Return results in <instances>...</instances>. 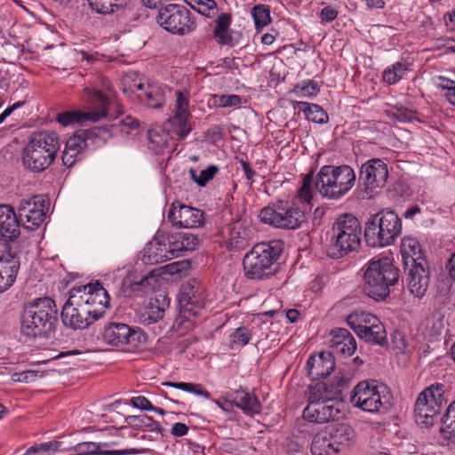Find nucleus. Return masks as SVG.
<instances>
[{"label": "nucleus", "instance_id": "obj_13", "mask_svg": "<svg viewBox=\"0 0 455 455\" xmlns=\"http://www.w3.org/2000/svg\"><path fill=\"white\" fill-rule=\"evenodd\" d=\"M102 340L110 346L138 348L145 343L146 337L139 329H133L124 323L112 322L107 323L101 331Z\"/></svg>", "mask_w": 455, "mask_h": 455}, {"label": "nucleus", "instance_id": "obj_53", "mask_svg": "<svg viewBox=\"0 0 455 455\" xmlns=\"http://www.w3.org/2000/svg\"><path fill=\"white\" fill-rule=\"evenodd\" d=\"M123 92L124 93H136V96L138 97V94L142 93L144 89L147 87V84H145L141 79H132V76H126L123 78Z\"/></svg>", "mask_w": 455, "mask_h": 455}, {"label": "nucleus", "instance_id": "obj_5", "mask_svg": "<svg viewBox=\"0 0 455 455\" xmlns=\"http://www.w3.org/2000/svg\"><path fill=\"white\" fill-rule=\"evenodd\" d=\"M282 252L278 241H270L255 244L243 259L245 277L251 280H263L274 275Z\"/></svg>", "mask_w": 455, "mask_h": 455}, {"label": "nucleus", "instance_id": "obj_24", "mask_svg": "<svg viewBox=\"0 0 455 455\" xmlns=\"http://www.w3.org/2000/svg\"><path fill=\"white\" fill-rule=\"evenodd\" d=\"M188 97L182 92H176V102L174 107V115L169 119L172 127V132L184 139L190 132L188 125Z\"/></svg>", "mask_w": 455, "mask_h": 455}, {"label": "nucleus", "instance_id": "obj_60", "mask_svg": "<svg viewBox=\"0 0 455 455\" xmlns=\"http://www.w3.org/2000/svg\"><path fill=\"white\" fill-rule=\"evenodd\" d=\"M241 169L250 185L254 182V178L257 175L256 172L251 168L250 163L244 159H238Z\"/></svg>", "mask_w": 455, "mask_h": 455}, {"label": "nucleus", "instance_id": "obj_26", "mask_svg": "<svg viewBox=\"0 0 455 455\" xmlns=\"http://www.w3.org/2000/svg\"><path fill=\"white\" fill-rule=\"evenodd\" d=\"M329 345L332 353L343 356L352 355L356 349V341L345 328H335L330 332Z\"/></svg>", "mask_w": 455, "mask_h": 455}, {"label": "nucleus", "instance_id": "obj_48", "mask_svg": "<svg viewBox=\"0 0 455 455\" xmlns=\"http://www.w3.org/2000/svg\"><path fill=\"white\" fill-rule=\"evenodd\" d=\"M190 315L180 310V314L175 318L172 329L178 336H184L193 330L195 323L189 318Z\"/></svg>", "mask_w": 455, "mask_h": 455}, {"label": "nucleus", "instance_id": "obj_7", "mask_svg": "<svg viewBox=\"0 0 455 455\" xmlns=\"http://www.w3.org/2000/svg\"><path fill=\"white\" fill-rule=\"evenodd\" d=\"M402 232V221L392 210L384 209L372 215L365 224L364 238L371 247L390 245Z\"/></svg>", "mask_w": 455, "mask_h": 455}, {"label": "nucleus", "instance_id": "obj_55", "mask_svg": "<svg viewBox=\"0 0 455 455\" xmlns=\"http://www.w3.org/2000/svg\"><path fill=\"white\" fill-rule=\"evenodd\" d=\"M61 446V443L59 441H51L47 443H43L39 444H35L29 447L24 455H32L38 452H46V451H53L56 452L60 451Z\"/></svg>", "mask_w": 455, "mask_h": 455}, {"label": "nucleus", "instance_id": "obj_19", "mask_svg": "<svg viewBox=\"0 0 455 455\" xmlns=\"http://www.w3.org/2000/svg\"><path fill=\"white\" fill-rule=\"evenodd\" d=\"M94 100L99 103L100 109L95 111H68L58 114L56 120L63 126H68L73 123L84 124L86 122H97L107 116L106 107L108 104L107 98L100 92H94Z\"/></svg>", "mask_w": 455, "mask_h": 455}, {"label": "nucleus", "instance_id": "obj_31", "mask_svg": "<svg viewBox=\"0 0 455 455\" xmlns=\"http://www.w3.org/2000/svg\"><path fill=\"white\" fill-rule=\"evenodd\" d=\"M235 406L240 408L245 414L252 416L260 412V403L258 398L245 390L239 389L228 395Z\"/></svg>", "mask_w": 455, "mask_h": 455}, {"label": "nucleus", "instance_id": "obj_16", "mask_svg": "<svg viewBox=\"0 0 455 455\" xmlns=\"http://www.w3.org/2000/svg\"><path fill=\"white\" fill-rule=\"evenodd\" d=\"M70 292L79 299H83L84 304L89 307L88 308L96 318L100 319L104 316L109 306L110 298L100 282L74 288Z\"/></svg>", "mask_w": 455, "mask_h": 455}, {"label": "nucleus", "instance_id": "obj_35", "mask_svg": "<svg viewBox=\"0 0 455 455\" xmlns=\"http://www.w3.org/2000/svg\"><path fill=\"white\" fill-rule=\"evenodd\" d=\"M172 251L175 257H179L182 251H193L198 243L196 235L180 232L170 237Z\"/></svg>", "mask_w": 455, "mask_h": 455}, {"label": "nucleus", "instance_id": "obj_39", "mask_svg": "<svg viewBox=\"0 0 455 455\" xmlns=\"http://www.w3.org/2000/svg\"><path fill=\"white\" fill-rule=\"evenodd\" d=\"M142 2L148 8H156L163 0H142ZM185 2L194 10L207 17H211L212 12L217 9L214 0H185Z\"/></svg>", "mask_w": 455, "mask_h": 455}, {"label": "nucleus", "instance_id": "obj_46", "mask_svg": "<svg viewBox=\"0 0 455 455\" xmlns=\"http://www.w3.org/2000/svg\"><path fill=\"white\" fill-rule=\"evenodd\" d=\"M163 386L171 387L177 389L183 390L188 393L195 394L199 396H203L206 399H209L211 395L205 390L201 384H195L190 382H172L167 381L164 382Z\"/></svg>", "mask_w": 455, "mask_h": 455}, {"label": "nucleus", "instance_id": "obj_49", "mask_svg": "<svg viewBox=\"0 0 455 455\" xmlns=\"http://www.w3.org/2000/svg\"><path fill=\"white\" fill-rule=\"evenodd\" d=\"M252 337L251 331L244 326L238 327L230 335V347L232 349L247 345Z\"/></svg>", "mask_w": 455, "mask_h": 455}, {"label": "nucleus", "instance_id": "obj_61", "mask_svg": "<svg viewBox=\"0 0 455 455\" xmlns=\"http://www.w3.org/2000/svg\"><path fill=\"white\" fill-rule=\"evenodd\" d=\"M131 404L138 409L149 411L154 409V406L150 403V401L145 396H135L131 399Z\"/></svg>", "mask_w": 455, "mask_h": 455}, {"label": "nucleus", "instance_id": "obj_15", "mask_svg": "<svg viewBox=\"0 0 455 455\" xmlns=\"http://www.w3.org/2000/svg\"><path fill=\"white\" fill-rule=\"evenodd\" d=\"M48 208V201L40 196L20 200L17 208L20 225L28 230H35L44 221Z\"/></svg>", "mask_w": 455, "mask_h": 455}, {"label": "nucleus", "instance_id": "obj_57", "mask_svg": "<svg viewBox=\"0 0 455 455\" xmlns=\"http://www.w3.org/2000/svg\"><path fill=\"white\" fill-rule=\"evenodd\" d=\"M43 377V373L37 371H24L20 372H15L12 374V379L16 382H32L35 381L37 378Z\"/></svg>", "mask_w": 455, "mask_h": 455}, {"label": "nucleus", "instance_id": "obj_40", "mask_svg": "<svg viewBox=\"0 0 455 455\" xmlns=\"http://www.w3.org/2000/svg\"><path fill=\"white\" fill-rule=\"evenodd\" d=\"M20 263L16 259L4 262L0 259V293L6 291L16 279Z\"/></svg>", "mask_w": 455, "mask_h": 455}, {"label": "nucleus", "instance_id": "obj_56", "mask_svg": "<svg viewBox=\"0 0 455 455\" xmlns=\"http://www.w3.org/2000/svg\"><path fill=\"white\" fill-rule=\"evenodd\" d=\"M150 279H152L151 276H144L140 281H134L132 283H127L125 280L124 282V285L125 286L124 292L127 296H131L132 293L144 291L148 286L150 285Z\"/></svg>", "mask_w": 455, "mask_h": 455}, {"label": "nucleus", "instance_id": "obj_20", "mask_svg": "<svg viewBox=\"0 0 455 455\" xmlns=\"http://www.w3.org/2000/svg\"><path fill=\"white\" fill-rule=\"evenodd\" d=\"M141 260L145 264L154 265L165 262L175 257L170 238L162 235L155 236L140 252Z\"/></svg>", "mask_w": 455, "mask_h": 455}, {"label": "nucleus", "instance_id": "obj_9", "mask_svg": "<svg viewBox=\"0 0 455 455\" xmlns=\"http://www.w3.org/2000/svg\"><path fill=\"white\" fill-rule=\"evenodd\" d=\"M392 398V394L385 384L376 380H364L354 387L350 403L370 413H383L391 407Z\"/></svg>", "mask_w": 455, "mask_h": 455}, {"label": "nucleus", "instance_id": "obj_30", "mask_svg": "<svg viewBox=\"0 0 455 455\" xmlns=\"http://www.w3.org/2000/svg\"><path fill=\"white\" fill-rule=\"evenodd\" d=\"M401 254L404 267L414 266L419 262L423 265L428 264L422 252L420 243L415 238L406 237L402 240Z\"/></svg>", "mask_w": 455, "mask_h": 455}, {"label": "nucleus", "instance_id": "obj_33", "mask_svg": "<svg viewBox=\"0 0 455 455\" xmlns=\"http://www.w3.org/2000/svg\"><path fill=\"white\" fill-rule=\"evenodd\" d=\"M250 239L249 230L236 222L230 228L228 248L231 251L243 250L249 245Z\"/></svg>", "mask_w": 455, "mask_h": 455}, {"label": "nucleus", "instance_id": "obj_54", "mask_svg": "<svg viewBox=\"0 0 455 455\" xmlns=\"http://www.w3.org/2000/svg\"><path fill=\"white\" fill-rule=\"evenodd\" d=\"M251 14L257 28L265 27L270 21V12L264 5L254 6Z\"/></svg>", "mask_w": 455, "mask_h": 455}, {"label": "nucleus", "instance_id": "obj_12", "mask_svg": "<svg viewBox=\"0 0 455 455\" xmlns=\"http://www.w3.org/2000/svg\"><path fill=\"white\" fill-rule=\"evenodd\" d=\"M387 178V164L379 158H372L362 164L358 182L367 197L371 198L385 187Z\"/></svg>", "mask_w": 455, "mask_h": 455}, {"label": "nucleus", "instance_id": "obj_32", "mask_svg": "<svg viewBox=\"0 0 455 455\" xmlns=\"http://www.w3.org/2000/svg\"><path fill=\"white\" fill-rule=\"evenodd\" d=\"M379 321L376 315L364 311H355L347 317V324L358 337Z\"/></svg>", "mask_w": 455, "mask_h": 455}, {"label": "nucleus", "instance_id": "obj_64", "mask_svg": "<svg viewBox=\"0 0 455 455\" xmlns=\"http://www.w3.org/2000/svg\"><path fill=\"white\" fill-rule=\"evenodd\" d=\"M338 12L331 6H326L323 8L320 13V17L323 21L331 22L337 18Z\"/></svg>", "mask_w": 455, "mask_h": 455}, {"label": "nucleus", "instance_id": "obj_14", "mask_svg": "<svg viewBox=\"0 0 455 455\" xmlns=\"http://www.w3.org/2000/svg\"><path fill=\"white\" fill-rule=\"evenodd\" d=\"M88 307V306L84 304L83 299H79V298L70 292V296L61 310L63 323L73 330L88 328L94 322L100 320L92 315Z\"/></svg>", "mask_w": 455, "mask_h": 455}, {"label": "nucleus", "instance_id": "obj_21", "mask_svg": "<svg viewBox=\"0 0 455 455\" xmlns=\"http://www.w3.org/2000/svg\"><path fill=\"white\" fill-rule=\"evenodd\" d=\"M106 135H108V131L103 127L81 130L67 140L65 147L80 155L85 148L105 142Z\"/></svg>", "mask_w": 455, "mask_h": 455}, {"label": "nucleus", "instance_id": "obj_34", "mask_svg": "<svg viewBox=\"0 0 455 455\" xmlns=\"http://www.w3.org/2000/svg\"><path fill=\"white\" fill-rule=\"evenodd\" d=\"M310 451L312 455H338L324 428L313 436Z\"/></svg>", "mask_w": 455, "mask_h": 455}, {"label": "nucleus", "instance_id": "obj_36", "mask_svg": "<svg viewBox=\"0 0 455 455\" xmlns=\"http://www.w3.org/2000/svg\"><path fill=\"white\" fill-rule=\"evenodd\" d=\"M162 300L158 298L151 300L143 314V322L147 324L157 323L162 320L165 308L169 306V299L165 296H161Z\"/></svg>", "mask_w": 455, "mask_h": 455}, {"label": "nucleus", "instance_id": "obj_37", "mask_svg": "<svg viewBox=\"0 0 455 455\" xmlns=\"http://www.w3.org/2000/svg\"><path fill=\"white\" fill-rule=\"evenodd\" d=\"M294 109L302 111L305 117L314 123L326 124L329 120L327 113L317 104L295 101Z\"/></svg>", "mask_w": 455, "mask_h": 455}, {"label": "nucleus", "instance_id": "obj_23", "mask_svg": "<svg viewBox=\"0 0 455 455\" xmlns=\"http://www.w3.org/2000/svg\"><path fill=\"white\" fill-rule=\"evenodd\" d=\"M167 217L173 226L180 228H196L204 222L202 211L187 205L172 204Z\"/></svg>", "mask_w": 455, "mask_h": 455}, {"label": "nucleus", "instance_id": "obj_62", "mask_svg": "<svg viewBox=\"0 0 455 455\" xmlns=\"http://www.w3.org/2000/svg\"><path fill=\"white\" fill-rule=\"evenodd\" d=\"M78 156L79 155L77 153L73 150H68V148L65 147L61 156L63 164L68 167L73 166L76 162Z\"/></svg>", "mask_w": 455, "mask_h": 455}, {"label": "nucleus", "instance_id": "obj_29", "mask_svg": "<svg viewBox=\"0 0 455 455\" xmlns=\"http://www.w3.org/2000/svg\"><path fill=\"white\" fill-rule=\"evenodd\" d=\"M308 375L312 379L326 378L334 369L335 363L331 353H321L318 356H310L307 363Z\"/></svg>", "mask_w": 455, "mask_h": 455}, {"label": "nucleus", "instance_id": "obj_38", "mask_svg": "<svg viewBox=\"0 0 455 455\" xmlns=\"http://www.w3.org/2000/svg\"><path fill=\"white\" fill-rule=\"evenodd\" d=\"M125 422L131 427L142 431H149L161 435L164 432V428L157 421H155L151 417L145 414L128 416L125 419Z\"/></svg>", "mask_w": 455, "mask_h": 455}, {"label": "nucleus", "instance_id": "obj_10", "mask_svg": "<svg viewBox=\"0 0 455 455\" xmlns=\"http://www.w3.org/2000/svg\"><path fill=\"white\" fill-rule=\"evenodd\" d=\"M444 393V385L435 383L419 394L414 404V417L418 425L425 427L434 426L446 403Z\"/></svg>", "mask_w": 455, "mask_h": 455}, {"label": "nucleus", "instance_id": "obj_44", "mask_svg": "<svg viewBox=\"0 0 455 455\" xmlns=\"http://www.w3.org/2000/svg\"><path fill=\"white\" fill-rule=\"evenodd\" d=\"M359 338L366 342L379 346H385L387 340L385 326L380 320L369 329L367 328Z\"/></svg>", "mask_w": 455, "mask_h": 455}, {"label": "nucleus", "instance_id": "obj_17", "mask_svg": "<svg viewBox=\"0 0 455 455\" xmlns=\"http://www.w3.org/2000/svg\"><path fill=\"white\" fill-rule=\"evenodd\" d=\"M179 304L182 312L192 316L200 315L205 304V294L204 286L198 280L192 278L181 285Z\"/></svg>", "mask_w": 455, "mask_h": 455}, {"label": "nucleus", "instance_id": "obj_59", "mask_svg": "<svg viewBox=\"0 0 455 455\" xmlns=\"http://www.w3.org/2000/svg\"><path fill=\"white\" fill-rule=\"evenodd\" d=\"M122 127L121 131L125 133H129L132 130L138 128V121L131 116H126L118 122Z\"/></svg>", "mask_w": 455, "mask_h": 455}, {"label": "nucleus", "instance_id": "obj_47", "mask_svg": "<svg viewBox=\"0 0 455 455\" xmlns=\"http://www.w3.org/2000/svg\"><path fill=\"white\" fill-rule=\"evenodd\" d=\"M407 69L408 66L406 63L395 62L383 71V80L388 84H394L403 76Z\"/></svg>", "mask_w": 455, "mask_h": 455}, {"label": "nucleus", "instance_id": "obj_6", "mask_svg": "<svg viewBox=\"0 0 455 455\" xmlns=\"http://www.w3.org/2000/svg\"><path fill=\"white\" fill-rule=\"evenodd\" d=\"M355 180V172L349 165H323L315 176V186L323 197L339 200L352 189Z\"/></svg>", "mask_w": 455, "mask_h": 455}, {"label": "nucleus", "instance_id": "obj_22", "mask_svg": "<svg viewBox=\"0 0 455 455\" xmlns=\"http://www.w3.org/2000/svg\"><path fill=\"white\" fill-rule=\"evenodd\" d=\"M406 272V287L409 292L418 299L426 295L430 281V270L428 264L418 263L414 266L404 267Z\"/></svg>", "mask_w": 455, "mask_h": 455}, {"label": "nucleus", "instance_id": "obj_51", "mask_svg": "<svg viewBox=\"0 0 455 455\" xmlns=\"http://www.w3.org/2000/svg\"><path fill=\"white\" fill-rule=\"evenodd\" d=\"M219 172V168L216 165H210L206 169L202 170L200 174L197 175L194 169H190L189 173L192 180L199 186L204 187Z\"/></svg>", "mask_w": 455, "mask_h": 455}, {"label": "nucleus", "instance_id": "obj_42", "mask_svg": "<svg viewBox=\"0 0 455 455\" xmlns=\"http://www.w3.org/2000/svg\"><path fill=\"white\" fill-rule=\"evenodd\" d=\"M138 99L141 103L152 108H161L165 101L161 88L148 84H147V87L142 93L138 94Z\"/></svg>", "mask_w": 455, "mask_h": 455}, {"label": "nucleus", "instance_id": "obj_3", "mask_svg": "<svg viewBox=\"0 0 455 455\" xmlns=\"http://www.w3.org/2000/svg\"><path fill=\"white\" fill-rule=\"evenodd\" d=\"M20 322V333L23 336L31 339L49 336L57 322L55 302L49 297H44L26 304Z\"/></svg>", "mask_w": 455, "mask_h": 455}, {"label": "nucleus", "instance_id": "obj_25", "mask_svg": "<svg viewBox=\"0 0 455 455\" xmlns=\"http://www.w3.org/2000/svg\"><path fill=\"white\" fill-rule=\"evenodd\" d=\"M338 454L347 450L355 441V431L347 423H337L324 427Z\"/></svg>", "mask_w": 455, "mask_h": 455}, {"label": "nucleus", "instance_id": "obj_41", "mask_svg": "<svg viewBox=\"0 0 455 455\" xmlns=\"http://www.w3.org/2000/svg\"><path fill=\"white\" fill-rule=\"evenodd\" d=\"M440 432L443 437L455 443V400L451 402L441 417Z\"/></svg>", "mask_w": 455, "mask_h": 455}, {"label": "nucleus", "instance_id": "obj_63", "mask_svg": "<svg viewBox=\"0 0 455 455\" xmlns=\"http://www.w3.org/2000/svg\"><path fill=\"white\" fill-rule=\"evenodd\" d=\"M455 81L445 76H437L435 80V87L449 92L454 87Z\"/></svg>", "mask_w": 455, "mask_h": 455}, {"label": "nucleus", "instance_id": "obj_8", "mask_svg": "<svg viewBox=\"0 0 455 455\" xmlns=\"http://www.w3.org/2000/svg\"><path fill=\"white\" fill-rule=\"evenodd\" d=\"M329 255L339 259L356 251L361 244L362 228L359 220L351 214L339 216L333 224Z\"/></svg>", "mask_w": 455, "mask_h": 455}, {"label": "nucleus", "instance_id": "obj_4", "mask_svg": "<svg viewBox=\"0 0 455 455\" xmlns=\"http://www.w3.org/2000/svg\"><path fill=\"white\" fill-rule=\"evenodd\" d=\"M61 141L53 131L32 132L22 151L24 166L34 172L49 168L60 149Z\"/></svg>", "mask_w": 455, "mask_h": 455}, {"label": "nucleus", "instance_id": "obj_50", "mask_svg": "<svg viewBox=\"0 0 455 455\" xmlns=\"http://www.w3.org/2000/svg\"><path fill=\"white\" fill-rule=\"evenodd\" d=\"M292 92L299 97L313 98L318 94L320 87L315 80H307L297 84Z\"/></svg>", "mask_w": 455, "mask_h": 455}, {"label": "nucleus", "instance_id": "obj_1", "mask_svg": "<svg viewBox=\"0 0 455 455\" xmlns=\"http://www.w3.org/2000/svg\"><path fill=\"white\" fill-rule=\"evenodd\" d=\"M313 172L305 174L302 184L291 202L278 201L259 212L262 222L277 228L297 229L306 221L305 211L313 197Z\"/></svg>", "mask_w": 455, "mask_h": 455}, {"label": "nucleus", "instance_id": "obj_58", "mask_svg": "<svg viewBox=\"0 0 455 455\" xmlns=\"http://www.w3.org/2000/svg\"><path fill=\"white\" fill-rule=\"evenodd\" d=\"M392 346L399 353H404L407 347L405 336L401 331H395L391 337Z\"/></svg>", "mask_w": 455, "mask_h": 455}, {"label": "nucleus", "instance_id": "obj_45", "mask_svg": "<svg viewBox=\"0 0 455 455\" xmlns=\"http://www.w3.org/2000/svg\"><path fill=\"white\" fill-rule=\"evenodd\" d=\"M92 10L99 13L109 14L116 8L125 6L129 0H87Z\"/></svg>", "mask_w": 455, "mask_h": 455}, {"label": "nucleus", "instance_id": "obj_2", "mask_svg": "<svg viewBox=\"0 0 455 455\" xmlns=\"http://www.w3.org/2000/svg\"><path fill=\"white\" fill-rule=\"evenodd\" d=\"M400 270L392 258L373 257L364 267L363 291L377 300H384L390 294V287L398 283Z\"/></svg>", "mask_w": 455, "mask_h": 455}, {"label": "nucleus", "instance_id": "obj_27", "mask_svg": "<svg viewBox=\"0 0 455 455\" xmlns=\"http://www.w3.org/2000/svg\"><path fill=\"white\" fill-rule=\"evenodd\" d=\"M20 225L18 216L12 206L0 204V239L12 241L20 234Z\"/></svg>", "mask_w": 455, "mask_h": 455}, {"label": "nucleus", "instance_id": "obj_11", "mask_svg": "<svg viewBox=\"0 0 455 455\" xmlns=\"http://www.w3.org/2000/svg\"><path fill=\"white\" fill-rule=\"evenodd\" d=\"M157 23L175 35H186L196 28L195 18L183 5L171 4L159 11Z\"/></svg>", "mask_w": 455, "mask_h": 455}, {"label": "nucleus", "instance_id": "obj_43", "mask_svg": "<svg viewBox=\"0 0 455 455\" xmlns=\"http://www.w3.org/2000/svg\"><path fill=\"white\" fill-rule=\"evenodd\" d=\"M213 35L216 41L220 44H230L232 36L229 33L231 16L228 13H221L215 21Z\"/></svg>", "mask_w": 455, "mask_h": 455}, {"label": "nucleus", "instance_id": "obj_28", "mask_svg": "<svg viewBox=\"0 0 455 455\" xmlns=\"http://www.w3.org/2000/svg\"><path fill=\"white\" fill-rule=\"evenodd\" d=\"M308 403H316L323 401L340 398V390L339 387L326 383L318 382L310 385L306 392Z\"/></svg>", "mask_w": 455, "mask_h": 455}, {"label": "nucleus", "instance_id": "obj_18", "mask_svg": "<svg viewBox=\"0 0 455 455\" xmlns=\"http://www.w3.org/2000/svg\"><path fill=\"white\" fill-rule=\"evenodd\" d=\"M343 407L340 398L307 403L303 410V418L309 422L319 424L339 420L344 417Z\"/></svg>", "mask_w": 455, "mask_h": 455}, {"label": "nucleus", "instance_id": "obj_52", "mask_svg": "<svg viewBox=\"0 0 455 455\" xmlns=\"http://www.w3.org/2000/svg\"><path fill=\"white\" fill-rule=\"evenodd\" d=\"M212 100L220 108L238 107L242 103V98L236 94H214Z\"/></svg>", "mask_w": 455, "mask_h": 455}]
</instances>
